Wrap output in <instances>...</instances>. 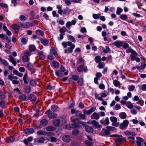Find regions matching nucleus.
Returning <instances> with one entry per match:
<instances>
[{"instance_id":"f704fd0d","label":"nucleus","mask_w":146,"mask_h":146,"mask_svg":"<svg viewBox=\"0 0 146 146\" xmlns=\"http://www.w3.org/2000/svg\"><path fill=\"white\" fill-rule=\"evenodd\" d=\"M38 56L40 59L43 60L44 58V55L43 54V52L41 51L38 52Z\"/></svg>"},{"instance_id":"a18cd8bd","label":"nucleus","mask_w":146,"mask_h":146,"mask_svg":"<svg viewBox=\"0 0 146 146\" xmlns=\"http://www.w3.org/2000/svg\"><path fill=\"white\" fill-rule=\"evenodd\" d=\"M100 16L101 14L100 13H98V14H93L92 15L93 18L95 19H99Z\"/></svg>"},{"instance_id":"680f3d73","label":"nucleus","mask_w":146,"mask_h":146,"mask_svg":"<svg viewBox=\"0 0 146 146\" xmlns=\"http://www.w3.org/2000/svg\"><path fill=\"white\" fill-rule=\"evenodd\" d=\"M115 127L111 126H108L106 127V129L109 131H113L115 130Z\"/></svg>"},{"instance_id":"c9c22d12","label":"nucleus","mask_w":146,"mask_h":146,"mask_svg":"<svg viewBox=\"0 0 146 146\" xmlns=\"http://www.w3.org/2000/svg\"><path fill=\"white\" fill-rule=\"evenodd\" d=\"M29 99L31 101H35L36 99V97L35 95L33 94H31L29 96Z\"/></svg>"},{"instance_id":"a878e982","label":"nucleus","mask_w":146,"mask_h":146,"mask_svg":"<svg viewBox=\"0 0 146 146\" xmlns=\"http://www.w3.org/2000/svg\"><path fill=\"white\" fill-rule=\"evenodd\" d=\"M9 59L11 62L15 66L17 64V62L15 59L11 56H9Z\"/></svg>"},{"instance_id":"2f4dec72","label":"nucleus","mask_w":146,"mask_h":146,"mask_svg":"<svg viewBox=\"0 0 146 146\" xmlns=\"http://www.w3.org/2000/svg\"><path fill=\"white\" fill-rule=\"evenodd\" d=\"M31 90V88L29 86H26L24 89V92L26 93L29 94Z\"/></svg>"},{"instance_id":"bf43d9fd","label":"nucleus","mask_w":146,"mask_h":146,"mask_svg":"<svg viewBox=\"0 0 146 146\" xmlns=\"http://www.w3.org/2000/svg\"><path fill=\"white\" fill-rule=\"evenodd\" d=\"M79 78L78 76L75 75H73L71 77V79L75 81L77 80Z\"/></svg>"},{"instance_id":"de8ad7c7","label":"nucleus","mask_w":146,"mask_h":146,"mask_svg":"<svg viewBox=\"0 0 146 146\" xmlns=\"http://www.w3.org/2000/svg\"><path fill=\"white\" fill-rule=\"evenodd\" d=\"M36 34L38 35H40L42 36H43L44 35V33L43 32L40 30H37L36 31Z\"/></svg>"},{"instance_id":"6e6d98bb","label":"nucleus","mask_w":146,"mask_h":146,"mask_svg":"<svg viewBox=\"0 0 146 146\" xmlns=\"http://www.w3.org/2000/svg\"><path fill=\"white\" fill-rule=\"evenodd\" d=\"M123 11V9L121 8L118 7L117 8L116 13L117 15H119Z\"/></svg>"},{"instance_id":"9b49d317","label":"nucleus","mask_w":146,"mask_h":146,"mask_svg":"<svg viewBox=\"0 0 146 146\" xmlns=\"http://www.w3.org/2000/svg\"><path fill=\"white\" fill-rule=\"evenodd\" d=\"M0 107L3 109L7 108V106L6 104V102L3 100H0Z\"/></svg>"},{"instance_id":"423d86ee","label":"nucleus","mask_w":146,"mask_h":146,"mask_svg":"<svg viewBox=\"0 0 146 146\" xmlns=\"http://www.w3.org/2000/svg\"><path fill=\"white\" fill-rule=\"evenodd\" d=\"M62 140L66 143H68L71 140V138L70 136L68 135H64L62 137Z\"/></svg>"},{"instance_id":"1a4fd4ad","label":"nucleus","mask_w":146,"mask_h":146,"mask_svg":"<svg viewBox=\"0 0 146 146\" xmlns=\"http://www.w3.org/2000/svg\"><path fill=\"white\" fill-rule=\"evenodd\" d=\"M91 118L92 119L98 120L100 118V116L98 113L96 112L93 113L91 115Z\"/></svg>"},{"instance_id":"79ce46f5","label":"nucleus","mask_w":146,"mask_h":146,"mask_svg":"<svg viewBox=\"0 0 146 146\" xmlns=\"http://www.w3.org/2000/svg\"><path fill=\"white\" fill-rule=\"evenodd\" d=\"M56 75L58 76L62 77L63 76V72L60 70H58L56 72Z\"/></svg>"},{"instance_id":"393cba45","label":"nucleus","mask_w":146,"mask_h":146,"mask_svg":"<svg viewBox=\"0 0 146 146\" xmlns=\"http://www.w3.org/2000/svg\"><path fill=\"white\" fill-rule=\"evenodd\" d=\"M100 122L101 123H102L106 125H108L110 123L108 118L106 117L105 120L103 122H102V120H101L100 121Z\"/></svg>"},{"instance_id":"58836bf2","label":"nucleus","mask_w":146,"mask_h":146,"mask_svg":"<svg viewBox=\"0 0 146 146\" xmlns=\"http://www.w3.org/2000/svg\"><path fill=\"white\" fill-rule=\"evenodd\" d=\"M50 52L51 54H53L56 57L58 56V54L56 51L52 48L50 50Z\"/></svg>"},{"instance_id":"09e8293b","label":"nucleus","mask_w":146,"mask_h":146,"mask_svg":"<svg viewBox=\"0 0 146 146\" xmlns=\"http://www.w3.org/2000/svg\"><path fill=\"white\" fill-rule=\"evenodd\" d=\"M25 28H28L30 27H32L33 26V24L29 22H25Z\"/></svg>"},{"instance_id":"f8f14e48","label":"nucleus","mask_w":146,"mask_h":146,"mask_svg":"<svg viewBox=\"0 0 146 146\" xmlns=\"http://www.w3.org/2000/svg\"><path fill=\"white\" fill-rule=\"evenodd\" d=\"M48 123V121L45 119H43L41 120L40 122V125L42 126H44L46 125Z\"/></svg>"},{"instance_id":"c85d7f7f","label":"nucleus","mask_w":146,"mask_h":146,"mask_svg":"<svg viewBox=\"0 0 146 146\" xmlns=\"http://www.w3.org/2000/svg\"><path fill=\"white\" fill-rule=\"evenodd\" d=\"M78 84L80 86H83L84 84V79L83 78H80L77 81Z\"/></svg>"},{"instance_id":"69168bd1","label":"nucleus","mask_w":146,"mask_h":146,"mask_svg":"<svg viewBox=\"0 0 146 146\" xmlns=\"http://www.w3.org/2000/svg\"><path fill=\"white\" fill-rule=\"evenodd\" d=\"M71 25V22L68 21L66 24V26L68 29H70V26Z\"/></svg>"},{"instance_id":"c756f323","label":"nucleus","mask_w":146,"mask_h":146,"mask_svg":"<svg viewBox=\"0 0 146 146\" xmlns=\"http://www.w3.org/2000/svg\"><path fill=\"white\" fill-rule=\"evenodd\" d=\"M51 65L55 68H57L59 66V64L58 63L55 61L52 62Z\"/></svg>"},{"instance_id":"ddd939ff","label":"nucleus","mask_w":146,"mask_h":146,"mask_svg":"<svg viewBox=\"0 0 146 146\" xmlns=\"http://www.w3.org/2000/svg\"><path fill=\"white\" fill-rule=\"evenodd\" d=\"M37 134L39 135H49V133L41 130L38 131L37 132Z\"/></svg>"},{"instance_id":"412c9836","label":"nucleus","mask_w":146,"mask_h":146,"mask_svg":"<svg viewBox=\"0 0 146 146\" xmlns=\"http://www.w3.org/2000/svg\"><path fill=\"white\" fill-rule=\"evenodd\" d=\"M13 73L15 75L19 76L20 77H22L23 76V74L19 72L17 70L15 69L13 71Z\"/></svg>"},{"instance_id":"39448f33","label":"nucleus","mask_w":146,"mask_h":146,"mask_svg":"<svg viewBox=\"0 0 146 146\" xmlns=\"http://www.w3.org/2000/svg\"><path fill=\"white\" fill-rule=\"evenodd\" d=\"M96 110V107L94 106L88 110H83V111L84 114L89 115L90 114L93 112L95 111Z\"/></svg>"},{"instance_id":"5701e85b","label":"nucleus","mask_w":146,"mask_h":146,"mask_svg":"<svg viewBox=\"0 0 146 146\" xmlns=\"http://www.w3.org/2000/svg\"><path fill=\"white\" fill-rule=\"evenodd\" d=\"M146 66V64L145 63H141L140 66L136 67L137 68L138 70L144 69Z\"/></svg>"},{"instance_id":"603ef678","label":"nucleus","mask_w":146,"mask_h":146,"mask_svg":"<svg viewBox=\"0 0 146 146\" xmlns=\"http://www.w3.org/2000/svg\"><path fill=\"white\" fill-rule=\"evenodd\" d=\"M67 30L66 27H63L59 30V32L61 33L65 32Z\"/></svg>"},{"instance_id":"0eeeda50","label":"nucleus","mask_w":146,"mask_h":146,"mask_svg":"<svg viewBox=\"0 0 146 146\" xmlns=\"http://www.w3.org/2000/svg\"><path fill=\"white\" fill-rule=\"evenodd\" d=\"M35 131L33 128H26L23 130L24 133L26 134H32Z\"/></svg>"},{"instance_id":"a19ab883","label":"nucleus","mask_w":146,"mask_h":146,"mask_svg":"<svg viewBox=\"0 0 146 146\" xmlns=\"http://www.w3.org/2000/svg\"><path fill=\"white\" fill-rule=\"evenodd\" d=\"M124 133L126 135H135V133L134 132L126 131L124 132Z\"/></svg>"},{"instance_id":"774afa93","label":"nucleus","mask_w":146,"mask_h":146,"mask_svg":"<svg viewBox=\"0 0 146 146\" xmlns=\"http://www.w3.org/2000/svg\"><path fill=\"white\" fill-rule=\"evenodd\" d=\"M45 140L44 138H40L38 141V143H44Z\"/></svg>"},{"instance_id":"052dcab7","label":"nucleus","mask_w":146,"mask_h":146,"mask_svg":"<svg viewBox=\"0 0 146 146\" xmlns=\"http://www.w3.org/2000/svg\"><path fill=\"white\" fill-rule=\"evenodd\" d=\"M110 120L112 123L113 122H117V118L115 117H111L110 118Z\"/></svg>"},{"instance_id":"cd10ccee","label":"nucleus","mask_w":146,"mask_h":146,"mask_svg":"<svg viewBox=\"0 0 146 146\" xmlns=\"http://www.w3.org/2000/svg\"><path fill=\"white\" fill-rule=\"evenodd\" d=\"M28 78V74L27 72L26 71L24 74L23 78V79L24 81V83L25 84H27L28 82L27 81V79Z\"/></svg>"},{"instance_id":"20e7f679","label":"nucleus","mask_w":146,"mask_h":146,"mask_svg":"<svg viewBox=\"0 0 146 146\" xmlns=\"http://www.w3.org/2000/svg\"><path fill=\"white\" fill-rule=\"evenodd\" d=\"M129 123V121L126 120H124L122 123H121L119 125L120 129L122 130L125 129H126Z\"/></svg>"},{"instance_id":"4468645a","label":"nucleus","mask_w":146,"mask_h":146,"mask_svg":"<svg viewBox=\"0 0 146 146\" xmlns=\"http://www.w3.org/2000/svg\"><path fill=\"white\" fill-rule=\"evenodd\" d=\"M137 53L135 51H134L131 53V54L130 56L131 60L132 61H133L135 60L136 58L137 57Z\"/></svg>"},{"instance_id":"7c9ffc66","label":"nucleus","mask_w":146,"mask_h":146,"mask_svg":"<svg viewBox=\"0 0 146 146\" xmlns=\"http://www.w3.org/2000/svg\"><path fill=\"white\" fill-rule=\"evenodd\" d=\"M6 98L5 94L1 90H0V99L2 100H4Z\"/></svg>"},{"instance_id":"4be33fe9","label":"nucleus","mask_w":146,"mask_h":146,"mask_svg":"<svg viewBox=\"0 0 146 146\" xmlns=\"http://www.w3.org/2000/svg\"><path fill=\"white\" fill-rule=\"evenodd\" d=\"M67 37L68 40L71 41V42H73L74 43L76 42V40L72 36L68 35H67Z\"/></svg>"},{"instance_id":"37998d69","label":"nucleus","mask_w":146,"mask_h":146,"mask_svg":"<svg viewBox=\"0 0 146 146\" xmlns=\"http://www.w3.org/2000/svg\"><path fill=\"white\" fill-rule=\"evenodd\" d=\"M15 139L14 137L13 136L8 137L7 139L6 142L8 143L14 141Z\"/></svg>"},{"instance_id":"13d9d810","label":"nucleus","mask_w":146,"mask_h":146,"mask_svg":"<svg viewBox=\"0 0 146 146\" xmlns=\"http://www.w3.org/2000/svg\"><path fill=\"white\" fill-rule=\"evenodd\" d=\"M94 95L95 98L100 101H103V99L102 98V97H99V95L97 93H95L94 94Z\"/></svg>"},{"instance_id":"aec40b11","label":"nucleus","mask_w":146,"mask_h":146,"mask_svg":"<svg viewBox=\"0 0 146 146\" xmlns=\"http://www.w3.org/2000/svg\"><path fill=\"white\" fill-rule=\"evenodd\" d=\"M51 110L53 112L58 111L59 110V108L56 105H52L51 106Z\"/></svg>"},{"instance_id":"7ed1b4c3","label":"nucleus","mask_w":146,"mask_h":146,"mask_svg":"<svg viewBox=\"0 0 146 146\" xmlns=\"http://www.w3.org/2000/svg\"><path fill=\"white\" fill-rule=\"evenodd\" d=\"M67 45L70 46V47H68V52L70 53H71L72 52L74 48L75 45L73 44L72 43L71 41H68L67 42Z\"/></svg>"},{"instance_id":"4d7b16f0","label":"nucleus","mask_w":146,"mask_h":146,"mask_svg":"<svg viewBox=\"0 0 146 146\" xmlns=\"http://www.w3.org/2000/svg\"><path fill=\"white\" fill-rule=\"evenodd\" d=\"M79 133V131L78 129H74L72 131V134L74 135H77Z\"/></svg>"},{"instance_id":"6e6552de","label":"nucleus","mask_w":146,"mask_h":146,"mask_svg":"<svg viewBox=\"0 0 146 146\" xmlns=\"http://www.w3.org/2000/svg\"><path fill=\"white\" fill-rule=\"evenodd\" d=\"M77 70L79 72L84 70V72H87V69L85 66H84L82 65H81L77 68Z\"/></svg>"},{"instance_id":"e433bc0d","label":"nucleus","mask_w":146,"mask_h":146,"mask_svg":"<svg viewBox=\"0 0 146 146\" xmlns=\"http://www.w3.org/2000/svg\"><path fill=\"white\" fill-rule=\"evenodd\" d=\"M27 96L25 94H22L19 96V98L21 101H25L27 98Z\"/></svg>"},{"instance_id":"4c0bfd02","label":"nucleus","mask_w":146,"mask_h":146,"mask_svg":"<svg viewBox=\"0 0 146 146\" xmlns=\"http://www.w3.org/2000/svg\"><path fill=\"white\" fill-rule=\"evenodd\" d=\"M55 129V128L53 126H50L46 128V130L47 131H52Z\"/></svg>"},{"instance_id":"3c124183","label":"nucleus","mask_w":146,"mask_h":146,"mask_svg":"<svg viewBox=\"0 0 146 146\" xmlns=\"http://www.w3.org/2000/svg\"><path fill=\"white\" fill-rule=\"evenodd\" d=\"M127 103H129V104H127L126 106L128 108L131 109L133 108V106L130 102H128Z\"/></svg>"},{"instance_id":"f257e3e1","label":"nucleus","mask_w":146,"mask_h":146,"mask_svg":"<svg viewBox=\"0 0 146 146\" xmlns=\"http://www.w3.org/2000/svg\"><path fill=\"white\" fill-rule=\"evenodd\" d=\"M47 115L48 117L50 119H54L57 117L58 115L55 113L52 112L50 109L48 110L45 113Z\"/></svg>"},{"instance_id":"bb28decb","label":"nucleus","mask_w":146,"mask_h":146,"mask_svg":"<svg viewBox=\"0 0 146 146\" xmlns=\"http://www.w3.org/2000/svg\"><path fill=\"white\" fill-rule=\"evenodd\" d=\"M119 116L122 119H125L127 116L126 113L124 112L120 113L119 114Z\"/></svg>"},{"instance_id":"8fccbe9b","label":"nucleus","mask_w":146,"mask_h":146,"mask_svg":"<svg viewBox=\"0 0 146 146\" xmlns=\"http://www.w3.org/2000/svg\"><path fill=\"white\" fill-rule=\"evenodd\" d=\"M102 60L101 58L98 56H96L95 58V60L96 62L98 63L100 62Z\"/></svg>"},{"instance_id":"dca6fc26","label":"nucleus","mask_w":146,"mask_h":146,"mask_svg":"<svg viewBox=\"0 0 146 146\" xmlns=\"http://www.w3.org/2000/svg\"><path fill=\"white\" fill-rule=\"evenodd\" d=\"M102 35L103 37L104 40L105 41H107L108 40V37L106 36L107 33L105 31H103L102 32Z\"/></svg>"},{"instance_id":"49530a36","label":"nucleus","mask_w":146,"mask_h":146,"mask_svg":"<svg viewBox=\"0 0 146 146\" xmlns=\"http://www.w3.org/2000/svg\"><path fill=\"white\" fill-rule=\"evenodd\" d=\"M19 19L22 21H25L27 20V18L24 15H21L19 17Z\"/></svg>"},{"instance_id":"e2e57ef3","label":"nucleus","mask_w":146,"mask_h":146,"mask_svg":"<svg viewBox=\"0 0 146 146\" xmlns=\"http://www.w3.org/2000/svg\"><path fill=\"white\" fill-rule=\"evenodd\" d=\"M72 122L75 125L77 126L78 124L80 123V122L78 119H74L72 120Z\"/></svg>"},{"instance_id":"0e129e2a","label":"nucleus","mask_w":146,"mask_h":146,"mask_svg":"<svg viewBox=\"0 0 146 146\" xmlns=\"http://www.w3.org/2000/svg\"><path fill=\"white\" fill-rule=\"evenodd\" d=\"M2 64L5 66H8L9 65L8 62L5 60L3 59L1 61Z\"/></svg>"},{"instance_id":"72a5a7b5","label":"nucleus","mask_w":146,"mask_h":146,"mask_svg":"<svg viewBox=\"0 0 146 146\" xmlns=\"http://www.w3.org/2000/svg\"><path fill=\"white\" fill-rule=\"evenodd\" d=\"M41 43L44 45L46 46L48 43V40L46 39H42L41 40Z\"/></svg>"},{"instance_id":"6ab92c4d","label":"nucleus","mask_w":146,"mask_h":146,"mask_svg":"<svg viewBox=\"0 0 146 146\" xmlns=\"http://www.w3.org/2000/svg\"><path fill=\"white\" fill-rule=\"evenodd\" d=\"M92 123L93 125L95 127L97 128H99L101 127L98 122L94 120L92 122Z\"/></svg>"},{"instance_id":"9d476101","label":"nucleus","mask_w":146,"mask_h":146,"mask_svg":"<svg viewBox=\"0 0 146 146\" xmlns=\"http://www.w3.org/2000/svg\"><path fill=\"white\" fill-rule=\"evenodd\" d=\"M123 41H118L115 42L113 44L117 48H120L123 46Z\"/></svg>"},{"instance_id":"a211bd4d","label":"nucleus","mask_w":146,"mask_h":146,"mask_svg":"<svg viewBox=\"0 0 146 146\" xmlns=\"http://www.w3.org/2000/svg\"><path fill=\"white\" fill-rule=\"evenodd\" d=\"M85 130L87 132L90 133L92 132L93 130V128L89 125H87L86 126Z\"/></svg>"},{"instance_id":"f03ea898","label":"nucleus","mask_w":146,"mask_h":146,"mask_svg":"<svg viewBox=\"0 0 146 146\" xmlns=\"http://www.w3.org/2000/svg\"><path fill=\"white\" fill-rule=\"evenodd\" d=\"M30 53L28 51H26L24 53V55L22 57L23 60L25 62H28L29 61V56L31 55Z\"/></svg>"},{"instance_id":"c03bdc74","label":"nucleus","mask_w":146,"mask_h":146,"mask_svg":"<svg viewBox=\"0 0 146 146\" xmlns=\"http://www.w3.org/2000/svg\"><path fill=\"white\" fill-rule=\"evenodd\" d=\"M113 83L114 86L116 87H118L120 85V83L116 80H113Z\"/></svg>"},{"instance_id":"5fc2aeb1","label":"nucleus","mask_w":146,"mask_h":146,"mask_svg":"<svg viewBox=\"0 0 146 146\" xmlns=\"http://www.w3.org/2000/svg\"><path fill=\"white\" fill-rule=\"evenodd\" d=\"M26 67L29 70H31L33 69V66L30 63L27 64Z\"/></svg>"},{"instance_id":"338daca9","label":"nucleus","mask_w":146,"mask_h":146,"mask_svg":"<svg viewBox=\"0 0 146 146\" xmlns=\"http://www.w3.org/2000/svg\"><path fill=\"white\" fill-rule=\"evenodd\" d=\"M134 51L131 47H129L126 50V52L127 53H131Z\"/></svg>"},{"instance_id":"ea45409f","label":"nucleus","mask_w":146,"mask_h":146,"mask_svg":"<svg viewBox=\"0 0 146 146\" xmlns=\"http://www.w3.org/2000/svg\"><path fill=\"white\" fill-rule=\"evenodd\" d=\"M36 49V47L34 45H31L29 46V50L31 52H33Z\"/></svg>"},{"instance_id":"2eb2a0df","label":"nucleus","mask_w":146,"mask_h":146,"mask_svg":"<svg viewBox=\"0 0 146 146\" xmlns=\"http://www.w3.org/2000/svg\"><path fill=\"white\" fill-rule=\"evenodd\" d=\"M60 120L58 119H56L53 120V124L56 127H58L60 124Z\"/></svg>"},{"instance_id":"473e14b6","label":"nucleus","mask_w":146,"mask_h":146,"mask_svg":"<svg viewBox=\"0 0 146 146\" xmlns=\"http://www.w3.org/2000/svg\"><path fill=\"white\" fill-rule=\"evenodd\" d=\"M8 79L10 80H12L14 79V80H16L18 79V78L16 76H12L10 74L8 75Z\"/></svg>"},{"instance_id":"864d4df0","label":"nucleus","mask_w":146,"mask_h":146,"mask_svg":"<svg viewBox=\"0 0 146 146\" xmlns=\"http://www.w3.org/2000/svg\"><path fill=\"white\" fill-rule=\"evenodd\" d=\"M127 18V15L125 14L122 15L120 16V18L123 20H126Z\"/></svg>"},{"instance_id":"f3484780","label":"nucleus","mask_w":146,"mask_h":146,"mask_svg":"<svg viewBox=\"0 0 146 146\" xmlns=\"http://www.w3.org/2000/svg\"><path fill=\"white\" fill-rule=\"evenodd\" d=\"M125 138L122 137L118 138L116 140V143L117 145H120L121 143L125 141Z\"/></svg>"},{"instance_id":"b1692460","label":"nucleus","mask_w":146,"mask_h":146,"mask_svg":"<svg viewBox=\"0 0 146 146\" xmlns=\"http://www.w3.org/2000/svg\"><path fill=\"white\" fill-rule=\"evenodd\" d=\"M13 28L15 32H17L19 31L21 28L19 27V23H18L17 25H14L13 26Z\"/></svg>"}]
</instances>
